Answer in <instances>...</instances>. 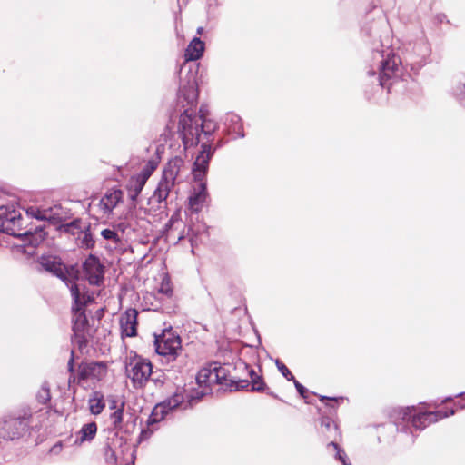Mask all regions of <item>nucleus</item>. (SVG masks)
Listing matches in <instances>:
<instances>
[{
    "instance_id": "obj_1",
    "label": "nucleus",
    "mask_w": 465,
    "mask_h": 465,
    "mask_svg": "<svg viewBox=\"0 0 465 465\" xmlns=\"http://www.w3.org/2000/svg\"><path fill=\"white\" fill-rule=\"evenodd\" d=\"M214 122L207 120L203 114L198 115L191 107L181 114L178 123V134L185 149L202 143L199 154L193 163V174L195 181H203L213 153L211 147V136L216 130Z\"/></svg>"
},
{
    "instance_id": "obj_2",
    "label": "nucleus",
    "mask_w": 465,
    "mask_h": 465,
    "mask_svg": "<svg viewBox=\"0 0 465 465\" xmlns=\"http://www.w3.org/2000/svg\"><path fill=\"white\" fill-rule=\"evenodd\" d=\"M205 45L198 37H194L184 52V63L181 66L179 74L178 99L186 102V105L192 107L198 98L197 74L199 64H190L189 62L199 60L204 52Z\"/></svg>"
},
{
    "instance_id": "obj_3",
    "label": "nucleus",
    "mask_w": 465,
    "mask_h": 465,
    "mask_svg": "<svg viewBox=\"0 0 465 465\" xmlns=\"http://www.w3.org/2000/svg\"><path fill=\"white\" fill-rule=\"evenodd\" d=\"M367 74L374 76L381 87L390 91L394 84L403 79L401 59L390 47L376 48L371 52Z\"/></svg>"
},
{
    "instance_id": "obj_4",
    "label": "nucleus",
    "mask_w": 465,
    "mask_h": 465,
    "mask_svg": "<svg viewBox=\"0 0 465 465\" xmlns=\"http://www.w3.org/2000/svg\"><path fill=\"white\" fill-rule=\"evenodd\" d=\"M453 409L449 411H423L418 410L415 406L399 407L391 411L390 417L391 421L397 428L398 431L410 433V442L413 443L416 435L413 433L412 429L416 430H422L431 423L454 415Z\"/></svg>"
},
{
    "instance_id": "obj_5",
    "label": "nucleus",
    "mask_w": 465,
    "mask_h": 465,
    "mask_svg": "<svg viewBox=\"0 0 465 465\" xmlns=\"http://www.w3.org/2000/svg\"><path fill=\"white\" fill-rule=\"evenodd\" d=\"M70 292L74 302L72 322L74 340L77 343L82 344L87 341L86 334L89 331L85 307L94 301V297L85 291L84 286L80 284H71Z\"/></svg>"
},
{
    "instance_id": "obj_6",
    "label": "nucleus",
    "mask_w": 465,
    "mask_h": 465,
    "mask_svg": "<svg viewBox=\"0 0 465 465\" xmlns=\"http://www.w3.org/2000/svg\"><path fill=\"white\" fill-rule=\"evenodd\" d=\"M50 412L47 407L34 411L27 408L18 417L10 418L0 422L1 437L4 440H14L22 437L30 424L43 423L44 416Z\"/></svg>"
},
{
    "instance_id": "obj_7",
    "label": "nucleus",
    "mask_w": 465,
    "mask_h": 465,
    "mask_svg": "<svg viewBox=\"0 0 465 465\" xmlns=\"http://www.w3.org/2000/svg\"><path fill=\"white\" fill-rule=\"evenodd\" d=\"M166 235L168 238L177 239L180 242L188 239L192 248L198 244V236L205 231L203 224L186 226L182 220V211L177 209L165 224Z\"/></svg>"
},
{
    "instance_id": "obj_8",
    "label": "nucleus",
    "mask_w": 465,
    "mask_h": 465,
    "mask_svg": "<svg viewBox=\"0 0 465 465\" xmlns=\"http://www.w3.org/2000/svg\"><path fill=\"white\" fill-rule=\"evenodd\" d=\"M125 371L135 389L145 386L153 374L151 361L139 356L130 359L125 366Z\"/></svg>"
},
{
    "instance_id": "obj_9",
    "label": "nucleus",
    "mask_w": 465,
    "mask_h": 465,
    "mask_svg": "<svg viewBox=\"0 0 465 465\" xmlns=\"http://www.w3.org/2000/svg\"><path fill=\"white\" fill-rule=\"evenodd\" d=\"M0 232L15 237L27 235L22 229V215L19 210L9 206L0 207Z\"/></svg>"
},
{
    "instance_id": "obj_10",
    "label": "nucleus",
    "mask_w": 465,
    "mask_h": 465,
    "mask_svg": "<svg viewBox=\"0 0 465 465\" xmlns=\"http://www.w3.org/2000/svg\"><path fill=\"white\" fill-rule=\"evenodd\" d=\"M154 346L159 355L173 360L182 349V341L179 335L172 331H164L162 335L155 336Z\"/></svg>"
},
{
    "instance_id": "obj_11",
    "label": "nucleus",
    "mask_w": 465,
    "mask_h": 465,
    "mask_svg": "<svg viewBox=\"0 0 465 465\" xmlns=\"http://www.w3.org/2000/svg\"><path fill=\"white\" fill-rule=\"evenodd\" d=\"M322 432L326 434L327 439L332 440L328 443L327 448H332L335 451V458L339 460L342 465H351L347 460V455L344 450H341L339 445L335 442L337 437L340 435L338 426L329 417H322L321 419Z\"/></svg>"
},
{
    "instance_id": "obj_12",
    "label": "nucleus",
    "mask_w": 465,
    "mask_h": 465,
    "mask_svg": "<svg viewBox=\"0 0 465 465\" xmlns=\"http://www.w3.org/2000/svg\"><path fill=\"white\" fill-rule=\"evenodd\" d=\"M40 266L46 272L53 273L60 278L70 289L71 284H78L73 279L65 266L54 256H43L39 262Z\"/></svg>"
},
{
    "instance_id": "obj_13",
    "label": "nucleus",
    "mask_w": 465,
    "mask_h": 465,
    "mask_svg": "<svg viewBox=\"0 0 465 465\" xmlns=\"http://www.w3.org/2000/svg\"><path fill=\"white\" fill-rule=\"evenodd\" d=\"M195 400L198 399L193 393L185 394L184 389L178 388L172 397L168 398L159 405L163 406V411L168 414L170 411L176 408L186 409L188 406H191Z\"/></svg>"
},
{
    "instance_id": "obj_14",
    "label": "nucleus",
    "mask_w": 465,
    "mask_h": 465,
    "mask_svg": "<svg viewBox=\"0 0 465 465\" xmlns=\"http://www.w3.org/2000/svg\"><path fill=\"white\" fill-rule=\"evenodd\" d=\"M83 267L84 275L90 284L98 286L103 282L104 271L98 258L90 255L84 261Z\"/></svg>"
},
{
    "instance_id": "obj_15",
    "label": "nucleus",
    "mask_w": 465,
    "mask_h": 465,
    "mask_svg": "<svg viewBox=\"0 0 465 465\" xmlns=\"http://www.w3.org/2000/svg\"><path fill=\"white\" fill-rule=\"evenodd\" d=\"M123 192L120 189H110L100 199L98 209L100 213L106 217H109L113 210L123 202Z\"/></svg>"
},
{
    "instance_id": "obj_16",
    "label": "nucleus",
    "mask_w": 465,
    "mask_h": 465,
    "mask_svg": "<svg viewBox=\"0 0 465 465\" xmlns=\"http://www.w3.org/2000/svg\"><path fill=\"white\" fill-rule=\"evenodd\" d=\"M107 373V367L103 362L82 363L78 370L79 380L100 381Z\"/></svg>"
},
{
    "instance_id": "obj_17",
    "label": "nucleus",
    "mask_w": 465,
    "mask_h": 465,
    "mask_svg": "<svg viewBox=\"0 0 465 465\" xmlns=\"http://www.w3.org/2000/svg\"><path fill=\"white\" fill-rule=\"evenodd\" d=\"M213 375H214V383L222 384L227 381H230L234 384L235 390H243L249 387L250 381L247 380H239L235 381L232 378L229 379L230 376V366L227 364H220L218 362H212Z\"/></svg>"
},
{
    "instance_id": "obj_18",
    "label": "nucleus",
    "mask_w": 465,
    "mask_h": 465,
    "mask_svg": "<svg viewBox=\"0 0 465 465\" xmlns=\"http://www.w3.org/2000/svg\"><path fill=\"white\" fill-rule=\"evenodd\" d=\"M196 381L199 386V390H197L193 394L198 400H200L204 395L210 393L211 385L215 384L212 363L199 371L196 376Z\"/></svg>"
},
{
    "instance_id": "obj_19",
    "label": "nucleus",
    "mask_w": 465,
    "mask_h": 465,
    "mask_svg": "<svg viewBox=\"0 0 465 465\" xmlns=\"http://www.w3.org/2000/svg\"><path fill=\"white\" fill-rule=\"evenodd\" d=\"M430 54V48L426 41H420L414 45L411 51L407 53L406 59L410 61L411 67H421Z\"/></svg>"
},
{
    "instance_id": "obj_20",
    "label": "nucleus",
    "mask_w": 465,
    "mask_h": 465,
    "mask_svg": "<svg viewBox=\"0 0 465 465\" xmlns=\"http://www.w3.org/2000/svg\"><path fill=\"white\" fill-rule=\"evenodd\" d=\"M137 316L135 309H127L120 317V327L122 336L134 337L137 334Z\"/></svg>"
},
{
    "instance_id": "obj_21",
    "label": "nucleus",
    "mask_w": 465,
    "mask_h": 465,
    "mask_svg": "<svg viewBox=\"0 0 465 465\" xmlns=\"http://www.w3.org/2000/svg\"><path fill=\"white\" fill-rule=\"evenodd\" d=\"M198 182L199 183L193 187V190L189 197V208L193 213L200 212L208 198L206 183L203 181Z\"/></svg>"
},
{
    "instance_id": "obj_22",
    "label": "nucleus",
    "mask_w": 465,
    "mask_h": 465,
    "mask_svg": "<svg viewBox=\"0 0 465 465\" xmlns=\"http://www.w3.org/2000/svg\"><path fill=\"white\" fill-rule=\"evenodd\" d=\"M167 413L163 411V407L157 404L152 411L146 421V428L143 429L140 434L141 440H147L151 437L157 427L155 426L158 422L164 419Z\"/></svg>"
},
{
    "instance_id": "obj_23",
    "label": "nucleus",
    "mask_w": 465,
    "mask_h": 465,
    "mask_svg": "<svg viewBox=\"0 0 465 465\" xmlns=\"http://www.w3.org/2000/svg\"><path fill=\"white\" fill-rule=\"evenodd\" d=\"M183 165L184 163L181 157H174L165 164L162 175L179 183L181 182L180 175Z\"/></svg>"
},
{
    "instance_id": "obj_24",
    "label": "nucleus",
    "mask_w": 465,
    "mask_h": 465,
    "mask_svg": "<svg viewBox=\"0 0 465 465\" xmlns=\"http://www.w3.org/2000/svg\"><path fill=\"white\" fill-rule=\"evenodd\" d=\"M30 213L32 216L38 220H45L50 223L56 224L63 221V216L61 214L60 207L54 206L49 209H31Z\"/></svg>"
},
{
    "instance_id": "obj_25",
    "label": "nucleus",
    "mask_w": 465,
    "mask_h": 465,
    "mask_svg": "<svg viewBox=\"0 0 465 465\" xmlns=\"http://www.w3.org/2000/svg\"><path fill=\"white\" fill-rule=\"evenodd\" d=\"M177 183L173 181L167 179L162 175L157 188L153 193V197L158 203H162L167 199L170 193L174 190Z\"/></svg>"
},
{
    "instance_id": "obj_26",
    "label": "nucleus",
    "mask_w": 465,
    "mask_h": 465,
    "mask_svg": "<svg viewBox=\"0 0 465 465\" xmlns=\"http://www.w3.org/2000/svg\"><path fill=\"white\" fill-rule=\"evenodd\" d=\"M224 125L230 133L235 134L237 137H244L242 119L238 114H227L224 118Z\"/></svg>"
},
{
    "instance_id": "obj_27",
    "label": "nucleus",
    "mask_w": 465,
    "mask_h": 465,
    "mask_svg": "<svg viewBox=\"0 0 465 465\" xmlns=\"http://www.w3.org/2000/svg\"><path fill=\"white\" fill-rule=\"evenodd\" d=\"M96 432L97 425L95 422H89L84 424L78 433V437L75 440V444L80 445L84 441H90L95 437Z\"/></svg>"
},
{
    "instance_id": "obj_28",
    "label": "nucleus",
    "mask_w": 465,
    "mask_h": 465,
    "mask_svg": "<svg viewBox=\"0 0 465 465\" xmlns=\"http://www.w3.org/2000/svg\"><path fill=\"white\" fill-rule=\"evenodd\" d=\"M146 180L141 177L139 174L133 176L128 184V190L130 193V198L134 201L142 192L144 184L146 183Z\"/></svg>"
},
{
    "instance_id": "obj_29",
    "label": "nucleus",
    "mask_w": 465,
    "mask_h": 465,
    "mask_svg": "<svg viewBox=\"0 0 465 465\" xmlns=\"http://www.w3.org/2000/svg\"><path fill=\"white\" fill-rule=\"evenodd\" d=\"M124 408V402L122 401L119 404V408H117V410H115L110 416V420L112 421L114 430H115L118 432H122L124 430V426H123Z\"/></svg>"
},
{
    "instance_id": "obj_30",
    "label": "nucleus",
    "mask_w": 465,
    "mask_h": 465,
    "mask_svg": "<svg viewBox=\"0 0 465 465\" xmlns=\"http://www.w3.org/2000/svg\"><path fill=\"white\" fill-rule=\"evenodd\" d=\"M104 402L103 400V395H101L98 392H95L90 399H89V409L92 414L98 415L100 414L104 409Z\"/></svg>"
},
{
    "instance_id": "obj_31",
    "label": "nucleus",
    "mask_w": 465,
    "mask_h": 465,
    "mask_svg": "<svg viewBox=\"0 0 465 465\" xmlns=\"http://www.w3.org/2000/svg\"><path fill=\"white\" fill-rule=\"evenodd\" d=\"M248 374L251 378L252 391H262L265 384L259 374L253 369L248 370Z\"/></svg>"
},
{
    "instance_id": "obj_32",
    "label": "nucleus",
    "mask_w": 465,
    "mask_h": 465,
    "mask_svg": "<svg viewBox=\"0 0 465 465\" xmlns=\"http://www.w3.org/2000/svg\"><path fill=\"white\" fill-rule=\"evenodd\" d=\"M51 399L50 388L46 382L43 383L36 393V400L42 404H46Z\"/></svg>"
},
{
    "instance_id": "obj_33",
    "label": "nucleus",
    "mask_w": 465,
    "mask_h": 465,
    "mask_svg": "<svg viewBox=\"0 0 465 465\" xmlns=\"http://www.w3.org/2000/svg\"><path fill=\"white\" fill-rule=\"evenodd\" d=\"M156 167L157 163H154L153 161H149L138 174L147 181L153 173V171L156 169Z\"/></svg>"
},
{
    "instance_id": "obj_34",
    "label": "nucleus",
    "mask_w": 465,
    "mask_h": 465,
    "mask_svg": "<svg viewBox=\"0 0 465 465\" xmlns=\"http://www.w3.org/2000/svg\"><path fill=\"white\" fill-rule=\"evenodd\" d=\"M81 247L90 249L94 245V240L92 237L90 232L86 231L83 232L81 238H79Z\"/></svg>"
},
{
    "instance_id": "obj_35",
    "label": "nucleus",
    "mask_w": 465,
    "mask_h": 465,
    "mask_svg": "<svg viewBox=\"0 0 465 465\" xmlns=\"http://www.w3.org/2000/svg\"><path fill=\"white\" fill-rule=\"evenodd\" d=\"M159 292L167 297H170L173 294V288L168 278L165 277L163 279L159 287Z\"/></svg>"
},
{
    "instance_id": "obj_36",
    "label": "nucleus",
    "mask_w": 465,
    "mask_h": 465,
    "mask_svg": "<svg viewBox=\"0 0 465 465\" xmlns=\"http://www.w3.org/2000/svg\"><path fill=\"white\" fill-rule=\"evenodd\" d=\"M101 235L103 236L104 239L112 241L114 243L120 242L118 234L114 230L104 229L101 232Z\"/></svg>"
},
{
    "instance_id": "obj_37",
    "label": "nucleus",
    "mask_w": 465,
    "mask_h": 465,
    "mask_svg": "<svg viewBox=\"0 0 465 465\" xmlns=\"http://www.w3.org/2000/svg\"><path fill=\"white\" fill-rule=\"evenodd\" d=\"M453 94L460 103L465 104V84H458L454 87Z\"/></svg>"
},
{
    "instance_id": "obj_38",
    "label": "nucleus",
    "mask_w": 465,
    "mask_h": 465,
    "mask_svg": "<svg viewBox=\"0 0 465 465\" xmlns=\"http://www.w3.org/2000/svg\"><path fill=\"white\" fill-rule=\"evenodd\" d=\"M276 365L279 370V371L288 380V381H294V376L292 374V372L289 371V369L279 360L276 361Z\"/></svg>"
},
{
    "instance_id": "obj_39",
    "label": "nucleus",
    "mask_w": 465,
    "mask_h": 465,
    "mask_svg": "<svg viewBox=\"0 0 465 465\" xmlns=\"http://www.w3.org/2000/svg\"><path fill=\"white\" fill-rule=\"evenodd\" d=\"M294 385H295V388L297 389V391L299 392V394L302 397V398H306V391L307 390L298 381L294 379V381H292Z\"/></svg>"
},
{
    "instance_id": "obj_40",
    "label": "nucleus",
    "mask_w": 465,
    "mask_h": 465,
    "mask_svg": "<svg viewBox=\"0 0 465 465\" xmlns=\"http://www.w3.org/2000/svg\"><path fill=\"white\" fill-rule=\"evenodd\" d=\"M326 400H328V401H330L329 403H327V405H328V406H330V407H331V408H334V407H335V405H336V403H338V401H343V398H339V399H337V398L329 399V398H327V397H325V396H322V397L321 398V401H326Z\"/></svg>"
},
{
    "instance_id": "obj_41",
    "label": "nucleus",
    "mask_w": 465,
    "mask_h": 465,
    "mask_svg": "<svg viewBox=\"0 0 465 465\" xmlns=\"http://www.w3.org/2000/svg\"><path fill=\"white\" fill-rule=\"evenodd\" d=\"M43 239H44V232L42 231H40L38 233H36L35 239L30 240V242L33 245H37L39 242L43 241Z\"/></svg>"
},
{
    "instance_id": "obj_42",
    "label": "nucleus",
    "mask_w": 465,
    "mask_h": 465,
    "mask_svg": "<svg viewBox=\"0 0 465 465\" xmlns=\"http://www.w3.org/2000/svg\"><path fill=\"white\" fill-rule=\"evenodd\" d=\"M152 381L154 382L156 386L162 385L163 382L160 377H155V373L152 375Z\"/></svg>"
},
{
    "instance_id": "obj_43",
    "label": "nucleus",
    "mask_w": 465,
    "mask_h": 465,
    "mask_svg": "<svg viewBox=\"0 0 465 465\" xmlns=\"http://www.w3.org/2000/svg\"><path fill=\"white\" fill-rule=\"evenodd\" d=\"M119 408V405L117 404V401L115 400L111 401L110 402V409L117 410Z\"/></svg>"
},
{
    "instance_id": "obj_44",
    "label": "nucleus",
    "mask_w": 465,
    "mask_h": 465,
    "mask_svg": "<svg viewBox=\"0 0 465 465\" xmlns=\"http://www.w3.org/2000/svg\"><path fill=\"white\" fill-rule=\"evenodd\" d=\"M68 370H69V371H73V370H74V359H73V357L68 361Z\"/></svg>"
},
{
    "instance_id": "obj_45",
    "label": "nucleus",
    "mask_w": 465,
    "mask_h": 465,
    "mask_svg": "<svg viewBox=\"0 0 465 465\" xmlns=\"http://www.w3.org/2000/svg\"><path fill=\"white\" fill-rule=\"evenodd\" d=\"M460 404H465V397H464L460 401L456 402V405H457V407H459V408H460Z\"/></svg>"
},
{
    "instance_id": "obj_46",
    "label": "nucleus",
    "mask_w": 465,
    "mask_h": 465,
    "mask_svg": "<svg viewBox=\"0 0 465 465\" xmlns=\"http://www.w3.org/2000/svg\"><path fill=\"white\" fill-rule=\"evenodd\" d=\"M203 27H199V28L197 29V34H202V33H203Z\"/></svg>"
},
{
    "instance_id": "obj_47",
    "label": "nucleus",
    "mask_w": 465,
    "mask_h": 465,
    "mask_svg": "<svg viewBox=\"0 0 465 465\" xmlns=\"http://www.w3.org/2000/svg\"><path fill=\"white\" fill-rule=\"evenodd\" d=\"M242 365H244V368H245L247 371H248V370H250V368H249L247 365H245V364H244V362H242Z\"/></svg>"
},
{
    "instance_id": "obj_48",
    "label": "nucleus",
    "mask_w": 465,
    "mask_h": 465,
    "mask_svg": "<svg viewBox=\"0 0 465 465\" xmlns=\"http://www.w3.org/2000/svg\"><path fill=\"white\" fill-rule=\"evenodd\" d=\"M57 448H59V449H60V448H61V445H59V446H57V445L54 446L53 450H56Z\"/></svg>"
},
{
    "instance_id": "obj_49",
    "label": "nucleus",
    "mask_w": 465,
    "mask_h": 465,
    "mask_svg": "<svg viewBox=\"0 0 465 465\" xmlns=\"http://www.w3.org/2000/svg\"><path fill=\"white\" fill-rule=\"evenodd\" d=\"M460 409H465V404H460Z\"/></svg>"
}]
</instances>
